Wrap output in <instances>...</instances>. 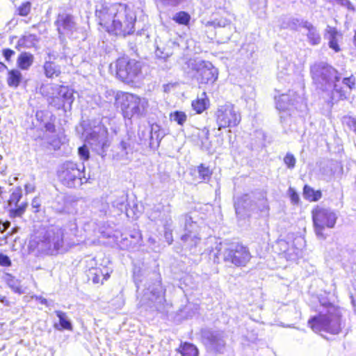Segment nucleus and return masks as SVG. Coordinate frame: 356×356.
Masks as SVG:
<instances>
[{"instance_id": "c85d7f7f", "label": "nucleus", "mask_w": 356, "mask_h": 356, "mask_svg": "<svg viewBox=\"0 0 356 356\" xmlns=\"http://www.w3.org/2000/svg\"><path fill=\"white\" fill-rule=\"evenodd\" d=\"M207 341L211 347L213 349H217V346L219 344L220 341H222V346H225V343L218 336L215 334H210L207 337Z\"/></svg>"}, {"instance_id": "a19ab883", "label": "nucleus", "mask_w": 356, "mask_h": 356, "mask_svg": "<svg viewBox=\"0 0 356 356\" xmlns=\"http://www.w3.org/2000/svg\"><path fill=\"white\" fill-rule=\"evenodd\" d=\"M32 207L34 209V213H38L40 211V202L36 200V198H34L32 200L31 202Z\"/></svg>"}, {"instance_id": "bb28decb", "label": "nucleus", "mask_w": 356, "mask_h": 356, "mask_svg": "<svg viewBox=\"0 0 356 356\" xmlns=\"http://www.w3.org/2000/svg\"><path fill=\"white\" fill-rule=\"evenodd\" d=\"M171 121H175L179 125L183 126L187 120V115L185 112L175 111L169 115Z\"/></svg>"}, {"instance_id": "f704fd0d", "label": "nucleus", "mask_w": 356, "mask_h": 356, "mask_svg": "<svg viewBox=\"0 0 356 356\" xmlns=\"http://www.w3.org/2000/svg\"><path fill=\"white\" fill-rule=\"evenodd\" d=\"M2 55L6 61L8 63L11 62L12 58L15 56V51L10 48H4L1 50Z\"/></svg>"}, {"instance_id": "423d86ee", "label": "nucleus", "mask_w": 356, "mask_h": 356, "mask_svg": "<svg viewBox=\"0 0 356 356\" xmlns=\"http://www.w3.org/2000/svg\"><path fill=\"white\" fill-rule=\"evenodd\" d=\"M337 216L330 209L316 208L313 211V225L315 227V234L320 239H325L328 235L327 229L334 227Z\"/></svg>"}, {"instance_id": "603ef678", "label": "nucleus", "mask_w": 356, "mask_h": 356, "mask_svg": "<svg viewBox=\"0 0 356 356\" xmlns=\"http://www.w3.org/2000/svg\"><path fill=\"white\" fill-rule=\"evenodd\" d=\"M337 86L335 84V85H334V90H335V91H337Z\"/></svg>"}, {"instance_id": "864d4df0", "label": "nucleus", "mask_w": 356, "mask_h": 356, "mask_svg": "<svg viewBox=\"0 0 356 356\" xmlns=\"http://www.w3.org/2000/svg\"><path fill=\"white\" fill-rule=\"evenodd\" d=\"M6 229V227L3 229H2L1 232H4V230H5Z\"/></svg>"}, {"instance_id": "0eeeda50", "label": "nucleus", "mask_w": 356, "mask_h": 356, "mask_svg": "<svg viewBox=\"0 0 356 356\" xmlns=\"http://www.w3.org/2000/svg\"><path fill=\"white\" fill-rule=\"evenodd\" d=\"M85 167L82 163L66 161L58 171V177L63 185L67 188L75 186L76 182H81L84 178Z\"/></svg>"}, {"instance_id": "2eb2a0df", "label": "nucleus", "mask_w": 356, "mask_h": 356, "mask_svg": "<svg viewBox=\"0 0 356 356\" xmlns=\"http://www.w3.org/2000/svg\"><path fill=\"white\" fill-rule=\"evenodd\" d=\"M6 82L8 88L17 89L26 83L22 71L16 67L10 68L6 71Z\"/></svg>"}, {"instance_id": "f03ea898", "label": "nucleus", "mask_w": 356, "mask_h": 356, "mask_svg": "<svg viewBox=\"0 0 356 356\" xmlns=\"http://www.w3.org/2000/svg\"><path fill=\"white\" fill-rule=\"evenodd\" d=\"M343 326L341 320V310L330 305L318 316H313V331L324 332L338 334Z\"/></svg>"}, {"instance_id": "5701e85b", "label": "nucleus", "mask_w": 356, "mask_h": 356, "mask_svg": "<svg viewBox=\"0 0 356 356\" xmlns=\"http://www.w3.org/2000/svg\"><path fill=\"white\" fill-rule=\"evenodd\" d=\"M191 18V15L188 13L186 11H179L172 17V20L179 25L188 26Z\"/></svg>"}, {"instance_id": "8fccbe9b", "label": "nucleus", "mask_w": 356, "mask_h": 356, "mask_svg": "<svg viewBox=\"0 0 356 356\" xmlns=\"http://www.w3.org/2000/svg\"><path fill=\"white\" fill-rule=\"evenodd\" d=\"M339 98H341V99H343V98H346V96H345V95H344V94H343V93H341V92H340V94H339Z\"/></svg>"}, {"instance_id": "9b49d317", "label": "nucleus", "mask_w": 356, "mask_h": 356, "mask_svg": "<svg viewBox=\"0 0 356 356\" xmlns=\"http://www.w3.org/2000/svg\"><path fill=\"white\" fill-rule=\"evenodd\" d=\"M92 261H94L95 265H92L86 270L88 280L94 284L102 285L110 278L112 270L106 265L98 264L95 259Z\"/></svg>"}, {"instance_id": "473e14b6", "label": "nucleus", "mask_w": 356, "mask_h": 356, "mask_svg": "<svg viewBox=\"0 0 356 356\" xmlns=\"http://www.w3.org/2000/svg\"><path fill=\"white\" fill-rule=\"evenodd\" d=\"M343 83L350 90H353L355 88L356 85V79L355 77L351 74L348 77L343 78L342 81Z\"/></svg>"}, {"instance_id": "c756f323", "label": "nucleus", "mask_w": 356, "mask_h": 356, "mask_svg": "<svg viewBox=\"0 0 356 356\" xmlns=\"http://www.w3.org/2000/svg\"><path fill=\"white\" fill-rule=\"evenodd\" d=\"M284 163L288 168L293 169L296 165V160L292 154L287 153L284 157Z\"/></svg>"}, {"instance_id": "dca6fc26", "label": "nucleus", "mask_w": 356, "mask_h": 356, "mask_svg": "<svg viewBox=\"0 0 356 356\" xmlns=\"http://www.w3.org/2000/svg\"><path fill=\"white\" fill-rule=\"evenodd\" d=\"M34 63V56L30 52L22 51L21 52L16 60V68L19 70H28L33 65Z\"/></svg>"}, {"instance_id": "58836bf2", "label": "nucleus", "mask_w": 356, "mask_h": 356, "mask_svg": "<svg viewBox=\"0 0 356 356\" xmlns=\"http://www.w3.org/2000/svg\"><path fill=\"white\" fill-rule=\"evenodd\" d=\"M35 116L38 122L42 123L44 122L45 118H47V113L45 111H38Z\"/></svg>"}, {"instance_id": "c9c22d12", "label": "nucleus", "mask_w": 356, "mask_h": 356, "mask_svg": "<svg viewBox=\"0 0 356 356\" xmlns=\"http://www.w3.org/2000/svg\"><path fill=\"white\" fill-rule=\"evenodd\" d=\"M44 131L49 134H55L56 131V124L54 123V120H51L49 122H45L44 124Z\"/></svg>"}, {"instance_id": "20e7f679", "label": "nucleus", "mask_w": 356, "mask_h": 356, "mask_svg": "<svg viewBox=\"0 0 356 356\" xmlns=\"http://www.w3.org/2000/svg\"><path fill=\"white\" fill-rule=\"evenodd\" d=\"M114 105L120 109L124 119L131 120L134 116L141 115L145 106L138 95L123 91H118L114 98Z\"/></svg>"}, {"instance_id": "cd10ccee", "label": "nucleus", "mask_w": 356, "mask_h": 356, "mask_svg": "<svg viewBox=\"0 0 356 356\" xmlns=\"http://www.w3.org/2000/svg\"><path fill=\"white\" fill-rule=\"evenodd\" d=\"M35 39V35L33 34H29V35H22L18 40L15 48L17 50H19L21 48H28L30 46L29 45V42L30 41V39Z\"/></svg>"}, {"instance_id": "6ab92c4d", "label": "nucleus", "mask_w": 356, "mask_h": 356, "mask_svg": "<svg viewBox=\"0 0 356 356\" xmlns=\"http://www.w3.org/2000/svg\"><path fill=\"white\" fill-rule=\"evenodd\" d=\"M176 351L181 356H199L198 348L190 342H181Z\"/></svg>"}, {"instance_id": "a211bd4d", "label": "nucleus", "mask_w": 356, "mask_h": 356, "mask_svg": "<svg viewBox=\"0 0 356 356\" xmlns=\"http://www.w3.org/2000/svg\"><path fill=\"white\" fill-rule=\"evenodd\" d=\"M42 68L45 76L48 79L59 77L62 73L60 65L51 60L45 61Z\"/></svg>"}, {"instance_id": "4c0bfd02", "label": "nucleus", "mask_w": 356, "mask_h": 356, "mask_svg": "<svg viewBox=\"0 0 356 356\" xmlns=\"http://www.w3.org/2000/svg\"><path fill=\"white\" fill-rule=\"evenodd\" d=\"M0 265L4 267H8L11 266V261L8 256L0 253Z\"/></svg>"}, {"instance_id": "f3484780", "label": "nucleus", "mask_w": 356, "mask_h": 356, "mask_svg": "<svg viewBox=\"0 0 356 356\" xmlns=\"http://www.w3.org/2000/svg\"><path fill=\"white\" fill-rule=\"evenodd\" d=\"M341 36V34L335 28L330 26H327L326 37L328 40V45L329 47L335 52L341 51V48L338 44V38Z\"/></svg>"}, {"instance_id": "f257e3e1", "label": "nucleus", "mask_w": 356, "mask_h": 356, "mask_svg": "<svg viewBox=\"0 0 356 356\" xmlns=\"http://www.w3.org/2000/svg\"><path fill=\"white\" fill-rule=\"evenodd\" d=\"M95 17L101 32L126 37L135 31L136 14L127 3L101 2L95 7Z\"/></svg>"}, {"instance_id": "3c124183", "label": "nucleus", "mask_w": 356, "mask_h": 356, "mask_svg": "<svg viewBox=\"0 0 356 356\" xmlns=\"http://www.w3.org/2000/svg\"><path fill=\"white\" fill-rule=\"evenodd\" d=\"M2 194V188L0 186V196Z\"/></svg>"}, {"instance_id": "9d476101", "label": "nucleus", "mask_w": 356, "mask_h": 356, "mask_svg": "<svg viewBox=\"0 0 356 356\" xmlns=\"http://www.w3.org/2000/svg\"><path fill=\"white\" fill-rule=\"evenodd\" d=\"M73 102V91L69 86L65 85H55L53 88L52 95L48 99L49 106L56 110L65 111L67 108H71Z\"/></svg>"}, {"instance_id": "a18cd8bd", "label": "nucleus", "mask_w": 356, "mask_h": 356, "mask_svg": "<svg viewBox=\"0 0 356 356\" xmlns=\"http://www.w3.org/2000/svg\"><path fill=\"white\" fill-rule=\"evenodd\" d=\"M13 291L15 293H17L19 294H22L24 293V289L22 286H12L11 287Z\"/></svg>"}, {"instance_id": "393cba45", "label": "nucleus", "mask_w": 356, "mask_h": 356, "mask_svg": "<svg viewBox=\"0 0 356 356\" xmlns=\"http://www.w3.org/2000/svg\"><path fill=\"white\" fill-rule=\"evenodd\" d=\"M197 172L199 177L202 181H209L213 174L212 170L203 163L197 166Z\"/></svg>"}, {"instance_id": "e433bc0d", "label": "nucleus", "mask_w": 356, "mask_h": 356, "mask_svg": "<svg viewBox=\"0 0 356 356\" xmlns=\"http://www.w3.org/2000/svg\"><path fill=\"white\" fill-rule=\"evenodd\" d=\"M289 195L291 201L293 204H297L299 202L298 194L296 192V191L293 188H289Z\"/></svg>"}, {"instance_id": "7c9ffc66", "label": "nucleus", "mask_w": 356, "mask_h": 356, "mask_svg": "<svg viewBox=\"0 0 356 356\" xmlns=\"http://www.w3.org/2000/svg\"><path fill=\"white\" fill-rule=\"evenodd\" d=\"M230 24V21L229 19H227V18H224L222 20H218V19H216L214 20L208 22L207 24L208 26H211L213 27H225V26H227V24Z\"/></svg>"}, {"instance_id": "49530a36", "label": "nucleus", "mask_w": 356, "mask_h": 356, "mask_svg": "<svg viewBox=\"0 0 356 356\" xmlns=\"http://www.w3.org/2000/svg\"><path fill=\"white\" fill-rule=\"evenodd\" d=\"M8 67L7 65L3 63V62H1L0 61V72H2L5 70H8Z\"/></svg>"}, {"instance_id": "ea45409f", "label": "nucleus", "mask_w": 356, "mask_h": 356, "mask_svg": "<svg viewBox=\"0 0 356 356\" xmlns=\"http://www.w3.org/2000/svg\"><path fill=\"white\" fill-rule=\"evenodd\" d=\"M337 3L346 7L349 10H353L351 3L348 0H334Z\"/></svg>"}, {"instance_id": "412c9836", "label": "nucleus", "mask_w": 356, "mask_h": 356, "mask_svg": "<svg viewBox=\"0 0 356 356\" xmlns=\"http://www.w3.org/2000/svg\"><path fill=\"white\" fill-rule=\"evenodd\" d=\"M210 105V102L208 97L196 98L191 102V106L193 110L196 114H202L207 111Z\"/></svg>"}, {"instance_id": "c03bdc74", "label": "nucleus", "mask_w": 356, "mask_h": 356, "mask_svg": "<svg viewBox=\"0 0 356 356\" xmlns=\"http://www.w3.org/2000/svg\"><path fill=\"white\" fill-rule=\"evenodd\" d=\"M312 191V188H310L308 186H305L304 187V195L305 197H309L310 195V192Z\"/></svg>"}, {"instance_id": "4be33fe9", "label": "nucleus", "mask_w": 356, "mask_h": 356, "mask_svg": "<svg viewBox=\"0 0 356 356\" xmlns=\"http://www.w3.org/2000/svg\"><path fill=\"white\" fill-rule=\"evenodd\" d=\"M276 108L280 111H287L293 104V99L287 94L279 95L276 99Z\"/></svg>"}, {"instance_id": "de8ad7c7", "label": "nucleus", "mask_w": 356, "mask_h": 356, "mask_svg": "<svg viewBox=\"0 0 356 356\" xmlns=\"http://www.w3.org/2000/svg\"><path fill=\"white\" fill-rule=\"evenodd\" d=\"M190 238V234H183L181 237V239L183 241H186L188 240V238Z\"/></svg>"}, {"instance_id": "f8f14e48", "label": "nucleus", "mask_w": 356, "mask_h": 356, "mask_svg": "<svg viewBox=\"0 0 356 356\" xmlns=\"http://www.w3.org/2000/svg\"><path fill=\"white\" fill-rule=\"evenodd\" d=\"M22 197V192L19 187L13 190L10 193L8 201V205L10 207H15V208L9 209V216L11 218H20L26 212L29 205L27 202H23L17 206Z\"/></svg>"}, {"instance_id": "1a4fd4ad", "label": "nucleus", "mask_w": 356, "mask_h": 356, "mask_svg": "<svg viewBox=\"0 0 356 356\" xmlns=\"http://www.w3.org/2000/svg\"><path fill=\"white\" fill-rule=\"evenodd\" d=\"M191 77L199 85H212L218 76V70L211 63L204 60L193 63L191 68Z\"/></svg>"}, {"instance_id": "09e8293b", "label": "nucleus", "mask_w": 356, "mask_h": 356, "mask_svg": "<svg viewBox=\"0 0 356 356\" xmlns=\"http://www.w3.org/2000/svg\"><path fill=\"white\" fill-rule=\"evenodd\" d=\"M62 246V243L60 244L58 243L57 245H55V249L56 250H59V248Z\"/></svg>"}, {"instance_id": "2f4dec72", "label": "nucleus", "mask_w": 356, "mask_h": 356, "mask_svg": "<svg viewBox=\"0 0 356 356\" xmlns=\"http://www.w3.org/2000/svg\"><path fill=\"white\" fill-rule=\"evenodd\" d=\"M79 155L83 161H88L90 158V152L86 145H83L78 149Z\"/></svg>"}, {"instance_id": "aec40b11", "label": "nucleus", "mask_w": 356, "mask_h": 356, "mask_svg": "<svg viewBox=\"0 0 356 356\" xmlns=\"http://www.w3.org/2000/svg\"><path fill=\"white\" fill-rule=\"evenodd\" d=\"M65 140L66 135L63 131V132H60L49 137L47 140V145L51 149H53L54 151H58L65 143Z\"/></svg>"}, {"instance_id": "b1692460", "label": "nucleus", "mask_w": 356, "mask_h": 356, "mask_svg": "<svg viewBox=\"0 0 356 356\" xmlns=\"http://www.w3.org/2000/svg\"><path fill=\"white\" fill-rule=\"evenodd\" d=\"M56 314L59 319V330H72V325L67 319L65 313L62 311H56Z\"/></svg>"}, {"instance_id": "79ce46f5", "label": "nucleus", "mask_w": 356, "mask_h": 356, "mask_svg": "<svg viewBox=\"0 0 356 356\" xmlns=\"http://www.w3.org/2000/svg\"><path fill=\"white\" fill-rule=\"evenodd\" d=\"M322 196V193L321 191H314L313 190V202L318 200Z\"/></svg>"}, {"instance_id": "39448f33", "label": "nucleus", "mask_w": 356, "mask_h": 356, "mask_svg": "<svg viewBox=\"0 0 356 356\" xmlns=\"http://www.w3.org/2000/svg\"><path fill=\"white\" fill-rule=\"evenodd\" d=\"M214 118L218 131L235 128L241 122V113L232 104L219 106L215 111Z\"/></svg>"}, {"instance_id": "7ed1b4c3", "label": "nucleus", "mask_w": 356, "mask_h": 356, "mask_svg": "<svg viewBox=\"0 0 356 356\" xmlns=\"http://www.w3.org/2000/svg\"><path fill=\"white\" fill-rule=\"evenodd\" d=\"M116 78L126 84H134L142 73L140 63L127 56L118 58L111 67Z\"/></svg>"}, {"instance_id": "a878e982", "label": "nucleus", "mask_w": 356, "mask_h": 356, "mask_svg": "<svg viewBox=\"0 0 356 356\" xmlns=\"http://www.w3.org/2000/svg\"><path fill=\"white\" fill-rule=\"evenodd\" d=\"M31 8L32 4L30 1H24L16 8L15 14L20 17H26L31 13Z\"/></svg>"}, {"instance_id": "6e6552de", "label": "nucleus", "mask_w": 356, "mask_h": 356, "mask_svg": "<svg viewBox=\"0 0 356 356\" xmlns=\"http://www.w3.org/2000/svg\"><path fill=\"white\" fill-rule=\"evenodd\" d=\"M252 257L248 246L241 242L229 243V247L225 249L223 254V260L236 267H245Z\"/></svg>"}, {"instance_id": "ddd939ff", "label": "nucleus", "mask_w": 356, "mask_h": 356, "mask_svg": "<svg viewBox=\"0 0 356 356\" xmlns=\"http://www.w3.org/2000/svg\"><path fill=\"white\" fill-rule=\"evenodd\" d=\"M75 24L74 17L69 13H58L54 21V25L60 38H63L65 33H72Z\"/></svg>"}, {"instance_id": "4468645a", "label": "nucleus", "mask_w": 356, "mask_h": 356, "mask_svg": "<svg viewBox=\"0 0 356 356\" xmlns=\"http://www.w3.org/2000/svg\"><path fill=\"white\" fill-rule=\"evenodd\" d=\"M315 74L316 76H322L323 79L327 81L333 79L335 82H337L341 79L339 72L331 65L324 62L315 65Z\"/></svg>"}, {"instance_id": "72a5a7b5", "label": "nucleus", "mask_w": 356, "mask_h": 356, "mask_svg": "<svg viewBox=\"0 0 356 356\" xmlns=\"http://www.w3.org/2000/svg\"><path fill=\"white\" fill-rule=\"evenodd\" d=\"M343 123H345L350 129L356 134V118L351 116L343 118Z\"/></svg>"}, {"instance_id": "37998d69", "label": "nucleus", "mask_w": 356, "mask_h": 356, "mask_svg": "<svg viewBox=\"0 0 356 356\" xmlns=\"http://www.w3.org/2000/svg\"><path fill=\"white\" fill-rule=\"evenodd\" d=\"M321 37L318 34H316L313 32V44H317L320 43Z\"/></svg>"}]
</instances>
